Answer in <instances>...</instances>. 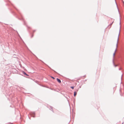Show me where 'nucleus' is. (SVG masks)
Listing matches in <instances>:
<instances>
[{"instance_id": "f257e3e1", "label": "nucleus", "mask_w": 124, "mask_h": 124, "mask_svg": "<svg viewBox=\"0 0 124 124\" xmlns=\"http://www.w3.org/2000/svg\"><path fill=\"white\" fill-rule=\"evenodd\" d=\"M117 42L116 44V45L115 46V52L113 54V56L114 57V56L115 55V53H116V50H117Z\"/></svg>"}, {"instance_id": "f03ea898", "label": "nucleus", "mask_w": 124, "mask_h": 124, "mask_svg": "<svg viewBox=\"0 0 124 124\" xmlns=\"http://www.w3.org/2000/svg\"><path fill=\"white\" fill-rule=\"evenodd\" d=\"M57 81H58V82H59V83H61V81L58 78H57Z\"/></svg>"}, {"instance_id": "7ed1b4c3", "label": "nucleus", "mask_w": 124, "mask_h": 124, "mask_svg": "<svg viewBox=\"0 0 124 124\" xmlns=\"http://www.w3.org/2000/svg\"><path fill=\"white\" fill-rule=\"evenodd\" d=\"M77 94V92H74V96H76V95Z\"/></svg>"}, {"instance_id": "20e7f679", "label": "nucleus", "mask_w": 124, "mask_h": 124, "mask_svg": "<svg viewBox=\"0 0 124 124\" xmlns=\"http://www.w3.org/2000/svg\"><path fill=\"white\" fill-rule=\"evenodd\" d=\"M24 74H25V75H27V76H28V75H27L25 73V72H24Z\"/></svg>"}, {"instance_id": "39448f33", "label": "nucleus", "mask_w": 124, "mask_h": 124, "mask_svg": "<svg viewBox=\"0 0 124 124\" xmlns=\"http://www.w3.org/2000/svg\"><path fill=\"white\" fill-rule=\"evenodd\" d=\"M71 88L72 89H73L74 88V87H73V86H71Z\"/></svg>"}, {"instance_id": "423d86ee", "label": "nucleus", "mask_w": 124, "mask_h": 124, "mask_svg": "<svg viewBox=\"0 0 124 124\" xmlns=\"http://www.w3.org/2000/svg\"><path fill=\"white\" fill-rule=\"evenodd\" d=\"M52 78H53V79H54V78H53V77H52Z\"/></svg>"}, {"instance_id": "0eeeda50", "label": "nucleus", "mask_w": 124, "mask_h": 124, "mask_svg": "<svg viewBox=\"0 0 124 124\" xmlns=\"http://www.w3.org/2000/svg\"><path fill=\"white\" fill-rule=\"evenodd\" d=\"M122 124H123V123Z\"/></svg>"}]
</instances>
